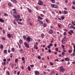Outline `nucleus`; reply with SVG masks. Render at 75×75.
<instances>
[{"instance_id":"ddd939ff","label":"nucleus","mask_w":75,"mask_h":75,"mask_svg":"<svg viewBox=\"0 0 75 75\" xmlns=\"http://www.w3.org/2000/svg\"><path fill=\"white\" fill-rule=\"evenodd\" d=\"M63 41H65L66 40H67V37L66 36H65L63 39Z\"/></svg>"},{"instance_id":"423d86ee","label":"nucleus","mask_w":75,"mask_h":75,"mask_svg":"<svg viewBox=\"0 0 75 75\" xmlns=\"http://www.w3.org/2000/svg\"><path fill=\"white\" fill-rule=\"evenodd\" d=\"M35 74L36 75H39V74H40V72L38 71H35Z\"/></svg>"},{"instance_id":"0eeeda50","label":"nucleus","mask_w":75,"mask_h":75,"mask_svg":"<svg viewBox=\"0 0 75 75\" xmlns=\"http://www.w3.org/2000/svg\"><path fill=\"white\" fill-rule=\"evenodd\" d=\"M43 3L41 1H39L38 2V4H39V5H40V6H41V5Z\"/></svg>"},{"instance_id":"4468645a","label":"nucleus","mask_w":75,"mask_h":75,"mask_svg":"<svg viewBox=\"0 0 75 75\" xmlns=\"http://www.w3.org/2000/svg\"><path fill=\"white\" fill-rule=\"evenodd\" d=\"M21 53H22L23 54H24V50L22 49H21Z\"/></svg>"},{"instance_id":"6e6d98bb","label":"nucleus","mask_w":75,"mask_h":75,"mask_svg":"<svg viewBox=\"0 0 75 75\" xmlns=\"http://www.w3.org/2000/svg\"><path fill=\"white\" fill-rule=\"evenodd\" d=\"M49 45L50 47H52V43H50L49 44Z\"/></svg>"},{"instance_id":"f03ea898","label":"nucleus","mask_w":75,"mask_h":75,"mask_svg":"<svg viewBox=\"0 0 75 75\" xmlns=\"http://www.w3.org/2000/svg\"><path fill=\"white\" fill-rule=\"evenodd\" d=\"M51 7L52 8H58V5L53 4H51Z\"/></svg>"},{"instance_id":"9d476101","label":"nucleus","mask_w":75,"mask_h":75,"mask_svg":"<svg viewBox=\"0 0 75 75\" xmlns=\"http://www.w3.org/2000/svg\"><path fill=\"white\" fill-rule=\"evenodd\" d=\"M49 33L51 34L53 33V30L52 29H50L49 31Z\"/></svg>"},{"instance_id":"412c9836","label":"nucleus","mask_w":75,"mask_h":75,"mask_svg":"<svg viewBox=\"0 0 75 75\" xmlns=\"http://www.w3.org/2000/svg\"><path fill=\"white\" fill-rule=\"evenodd\" d=\"M64 14H67L68 13V12H67V11L65 10H64Z\"/></svg>"},{"instance_id":"774afa93","label":"nucleus","mask_w":75,"mask_h":75,"mask_svg":"<svg viewBox=\"0 0 75 75\" xmlns=\"http://www.w3.org/2000/svg\"><path fill=\"white\" fill-rule=\"evenodd\" d=\"M73 3L74 4V5H75V1H73Z\"/></svg>"},{"instance_id":"4be33fe9","label":"nucleus","mask_w":75,"mask_h":75,"mask_svg":"<svg viewBox=\"0 0 75 75\" xmlns=\"http://www.w3.org/2000/svg\"><path fill=\"white\" fill-rule=\"evenodd\" d=\"M24 45H25V47H27V42H25L24 43Z\"/></svg>"},{"instance_id":"0e129e2a","label":"nucleus","mask_w":75,"mask_h":75,"mask_svg":"<svg viewBox=\"0 0 75 75\" xmlns=\"http://www.w3.org/2000/svg\"><path fill=\"white\" fill-rule=\"evenodd\" d=\"M43 13H46V11H45V10H44L43 11Z\"/></svg>"},{"instance_id":"20e7f679","label":"nucleus","mask_w":75,"mask_h":75,"mask_svg":"<svg viewBox=\"0 0 75 75\" xmlns=\"http://www.w3.org/2000/svg\"><path fill=\"white\" fill-rule=\"evenodd\" d=\"M32 40H33V39L30 36L28 37L26 39V41L28 42H30L32 41Z\"/></svg>"},{"instance_id":"bb28decb","label":"nucleus","mask_w":75,"mask_h":75,"mask_svg":"<svg viewBox=\"0 0 75 75\" xmlns=\"http://www.w3.org/2000/svg\"><path fill=\"white\" fill-rule=\"evenodd\" d=\"M23 39L24 40H26L27 39V38L26 37V36L25 35H24L23 37Z\"/></svg>"},{"instance_id":"f8f14e48","label":"nucleus","mask_w":75,"mask_h":75,"mask_svg":"<svg viewBox=\"0 0 75 75\" xmlns=\"http://www.w3.org/2000/svg\"><path fill=\"white\" fill-rule=\"evenodd\" d=\"M34 49H35L36 50H38V46L36 45H35L34 46Z\"/></svg>"},{"instance_id":"4d7b16f0","label":"nucleus","mask_w":75,"mask_h":75,"mask_svg":"<svg viewBox=\"0 0 75 75\" xmlns=\"http://www.w3.org/2000/svg\"><path fill=\"white\" fill-rule=\"evenodd\" d=\"M35 8L36 9V10H38V8L37 7L35 6Z\"/></svg>"},{"instance_id":"5fc2aeb1","label":"nucleus","mask_w":75,"mask_h":75,"mask_svg":"<svg viewBox=\"0 0 75 75\" xmlns=\"http://www.w3.org/2000/svg\"><path fill=\"white\" fill-rule=\"evenodd\" d=\"M70 32H71V33H74V32L73 31V30H70Z\"/></svg>"},{"instance_id":"2f4dec72","label":"nucleus","mask_w":75,"mask_h":75,"mask_svg":"<svg viewBox=\"0 0 75 75\" xmlns=\"http://www.w3.org/2000/svg\"><path fill=\"white\" fill-rule=\"evenodd\" d=\"M46 26H47V24L45 23H44L43 24V26L44 27H46Z\"/></svg>"},{"instance_id":"de8ad7c7","label":"nucleus","mask_w":75,"mask_h":75,"mask_svg":"<svg viewBox=\"0 0 75 75\" xmlns=\"http://www.w3.org/2000/svg\"><path fill=\"white\" fill-rule=\"evenodd\" d=\"M22 61H24V60H25V58L24 57H22Z\"/></svg>"},{"instance_id":"680f3d73","label":"nucleus","mask_w":75,"mask_h":75,"mask_svg":"<svg viewBox=\"0 0 75 75\" xmlns=\"http://www.w3.org/2000/svg\"><path fill=\"white\" fill-rule=\"evenodd\" d=\"M72 8L73 9V10H75V7L74 6H72Z\"/></svg>"},{"instance_id":"b1692460","label":"nucleus","mask_w":75,"mask_h":75,"mask_svg":"<svg viewBox=\"0 0 75 75\" xmlns=\"http://www.w3.org/2000/svg\"><path fill=\"white\" fill-rule=\"evenodd\" d=\"M42 38H44V37H45V35H44V34L42 33Z\"/></svg>"},{"instance_id":"e433bc0d","label":"nucleus","mask_w":75,"mask_h":75,"mask_svg":"<svg viewBox=\"0 0 75 75\" xmlns=\"http://www.w3.org/2000/svg\"><path fill=\"white\" fill-rule=\"evenodd\" d=\"M18 45L19 46V48H21V46L20 45V44H19V43L18 42H17Z\"/></svg>"},{"instance_id":"58836bf2","label":"nucleus","mask_w":75,"mask_h":75,"mask_svg":"<svg viewBox=\"0 0 75 75\" xmlns=\"http://www.w3.org/2000/svg\"><path fill=\"white\" fill-rule=\"evenodd\" d=\"M8 6H9V7H11V4H10V3H8Z\"/></svg>"},{"instance_id":"052dcab7","label":"nucleus","mask_w":75,"mask_h":75,"mask_svg":"<svg viewBox=\"0 0 75 75\" xmlns=\"http://www.w3.org/2000/svg\"><path fill=\"white\" fill-rule=\"evenodd\" d=\"M16 73H17V71H14V74H16Z\"/></svg>"},{"instance_id":"69168bd1","label":"nucleus","mask_w":75,"mask_h":75,"mask_svg":"<svg viewBox=\"0 0 75 75\" xmlns=\"http://www.w3.org/2000/svg\"><path fill=\"white\" fill-rule=\"evenodd\" d=\"M38 58H39V59H41V57L38 56Z\"/></svg>"},{"instance_id":"8fccbe9b","label":"nucleus","mask_w":75,"mask_h":75,"mask_svg":"<svg viewBox=\"0 0 75 75\" xmlns=\"http://www.w3.org/2000/svg\"><path fill=\"white\" fill-rule=\"evenodd\" d=\"M10 57L11 58H12V57H13V54H10Z\"/></svg>"},{"instance_id":"f704fd0d","label":"nucleus","mask_w":75,"mask_h":75,"mask_svg":"<svg viewBox=\"0 0 75 75\" xmlns=\"http://www.w3.org/2000/svg\"><path fill=\"white\" fill-rule=\"evenodd\" d=\"M17 17L18 18H18H20V16L18 14L17 15Z\"/></svg>"},{"instance_id":"13d9d810","label":"nucleus","mask_w":75,"mask_h":75,"mask_svg":"<svg viewBox=\"0 0 75 75\" xmlns=\"http://www.w3.org/2000/svg\"><path fill=\"white\" fill-rule=\"evenodd\" d=\"M46 22H47V23H48V22H49L48 19L46 20Z\"/></svg>"},{"instance_id":"5701e85b","label":"nucleus","mask_w":75,"mask_h":75,"mask_svg":"<svg viewBox=\"0 0 75 75\" xmlns=\"http://www.w3.org/2000/svg\"><path fill=\"white\" fill-rule=\"evenodd\" d=\"M55 0H51V2L52 3H55Z\"/></svg>"},{"instance_id":"7ed1b4c3","label":"nucleus","mask_w":75,"mask_h":75,"mask_svg":"<svg viewBox=\"0 0 75 75\" xmlns=\"http://www.w3.org/2000/svg\"><path fill=\"white\" fill-rule=\"evenodd\" d=\"M65 70L63 66H61L60 67V69H59V71L60 72H63L65 71Z\"/></svg>"},{"instance_id":"dca6fc26","label":"nucleus","mask_w":75,"mask_h":75,"mask_svg":"<svg viewBox=\"0 0 75 75\" xmlns=\"http://www.w3.org/2000/svg\"><path fill=\"white\" fill-rule=\"evenodd\" d=\"M0 22H1V23H4V21L2 19L0 18Z\"/></svg>"},{"instance_id":"473e14b6","label":"nucleus","mask_w":75,"mask_h":75,"mask_svg":"<svg viewBox=\"0 0 75 75\" xmlns=\"http://www.w3.org/2000/svg\"><path fill=\"white\" fill-rule=\"evenodd\" d=\"M16 20H14L13 21V23L14 24H15V25H16V24H17V23L16 22Z\"/></svg>"},{"instance_id":"c756f323","label":"nucleus","mask_w":75,"mask_h":75,"mask_svg":"<svg viewBox=\"0 0 75 75\" xmlns=\"http://www.w3.org/2000/svg\"><path fill=\"white\" fill-rule=\"evenodd\" d=\"M2 65H6V62H3L2 63Z\"/></svg>"},{"instance_id":"864d4df0","label":"nucleus","mask_w":75,"mask_h":75,"mask_svg":"<svg viewBox=\"0 0 75 75\" xmlns=\"http://www.w3.org/2000/svg\"><path fill=\"white\" fill-rule=\"evenodd\" d=\"M20 71H18V72H17V74L18 75H20Z\"/></svg>"},{"instance_id":"49530a36","label":"nucleus","mask_w":75,"mask_h":75,"mask_svg":"<svg viewBox=\"0 0 75 75\" xmlns=\"http://www.w3.org/2000/svg\"><path fill=\"white\" fill-rule=\"evenodd\" d=\"M50 64L51 65H54L53 63H52L51 62H50Z\"/></svg>"},{"instance_id":"6ab92c4d","label":"nucleus","mask_w":75,"mask_h":75,"mask_svg":"<svg viewBox=\"0 0 75 75\" xmlns=\"http://www.w3.org/2000/svg\"><path fill=\"white\" fill-rule=\"evenodd\" d=\"M70 55L71 56V57H74V56H75V52H73V54H71Z\"/></svg>"},{"instance_id":"39448f33","label":"nucleus","mask_w":75,"mask_h":75,"mask_svg":"<svg viewBox=\"0 0 75 75\" xmlns=\"http://www.w3.org/2000/svg\"><path fill=\"white\" fill-rule=\"evenodd\" d=\"M68 27L69 28H73V29H74L75 30V27L74 26L72 25L71 24H69L68 26Z\"/></svg>"},{"instance_id":"6e6552de","label":"nucleus","mask_w":75,"mask_h":75,"mask_svg":"<svg viewBox=\"0 0 75 75\" xmlns=\"http://www.w3.org/2000/svg\"><path fill=\"white\" fill-rule=\"evenodd\" d=\"M38 22H39V23L40 24H41V25H42V24H43V23H43L42 21H40L39 19H38Z\"/></svg>"},{"instance_id":"1a4fd4ad","label":"nucleus","mask_w":75,"mask_h":75,"mask_svg":"<svg viewBox=\"0 0 75 75\" xmlns=\"http://www.w3.org/2000/svg\"><path fill=\"white\" fill-rule=\"evenodd\" d=\"M11 1L13 3H17V1L16 0H11Z\"/></svg>"},{"instance_id":"a18cd8bd","label":"nucleus","mask_w":75,"mask_h":75,"mask_svg":"<svg viewBox=\"0 0 75 75\" xmlns=\"http://www.w3.org/2000/svg\"><path fill=\"white\" fill-rule=\"evenodd\" d=\"M68 52H69V53H71V52H72V50H69L68 51Z\"/></svg>"},{"instance_id":"2eb2a0df","label":"nucleus","mask_w":75,"mask_h":75,"mask_svg":"<svg viewBox=\"0 0 75 75\" xmlns=\"http://www.w3.org/2000/svg\"><path fill=\"white\" fill-rule=\"evenodd\" d=\"M4 47H3V45L2 44H1L0 45V48L1 49H3Z\"/></svg>"},{"instance_id":"603ef678","label":"nucleus","mask_w":75,"mask_h":75,"mask_svg":"<svg viewBox=\"0 0 75 75\" xmlns=\"http://www.w3.org/2000/svg\"><path fill=\"white\" fill-rule=\"evenodd\" d=\"M12 11H14L16 12V9L15 8H14L12 9Z\"/></svg>"},{"instance_id":"f3484780","label":"nucleus","mask_w":75,"mask_h":75,"mask_svg":"<svg viewBox=\"0 0 75 75\" xmlns=\"http://www.w3.org/2000/svg\"><path fill=\"white\" fill-rule=\"evenodd\" d=\"M27 10H28L29 13H31L32 12V11L31 9H30L29 8H27Z\"/></svg>"},{"instance_id":"37998d69","label":"nucleus","mask_w":75,"mask_h":75,"mask_svg":"<svg viewBox=\"0 0 75 75\" xmlns=\"http://www.w3.org/2000/svg\"><path fill=\"white\" fill-rule=\"evenodd\" d=\"M40 15H41V16L42 17H44V15H43V14H40Z\"/></svg>"},{"instance_id":"ea45409f","label":"nucleus","mask_w":75,"mask_h":75,"mask_svg":"<svg viewBox=\"0 0 75 75\" xmlns=\"http://www.w3.org/2000/svg\"><path fill=\"white\" fill-rule=\"evenodd\" d=\"M61 18L62 20H64L65 18V17H64V16H62L61 17Z\"/></svg>"},{"instance_id":"a211bd4d","label":"nucleus","mask_w":75,"mask_h":75,"mask_svg":"<svg viewBox=\"0 0 75 75\" xmlns=\"http://www.w3.org/2000/svg\"><path fill=\"white\" fill-rule=\"evenodd\" d=\"M7 36L9 38H10L11 37V35H10V34H7Z\"/></svg>"},{"instance_id":"338daca9","label":"nucleus","mask_w":75,"mask_h":75,"mask_svg":"<svg viewBox=\"0 0 75 75\" xmlns=\"http://www.w3.org/2000/svg\"><path fill=\"white\" fill-rule=\"evenodd\" d=\"M68 33H69V34H70V35H72V34H71V32H69Z\"/></svg>"},{"instance_id":"c03bdc74","label":"nucleus","mask_w":75,"mask_h":75,"mask_svg":"<svg viewBox=\"0 0 75 75\" xmlns=\"http://www.w3.org/2000/svg\"><path fill=\"white\" fill-rule=\"evenodd\" d=\"M48 51L49 53H51V50L50 49H49Z\"/></svg>"},{"instance_id":"f257e3e1","label":"nucleus","mask_w":75,"mask_h":75,"mask_svg":"<svg viewBox=\"0 0 75 75\" xmlns=\"http://www.w3.org/2000/svg\"><path fill=\"white\" fill-rule=\"evenodd\" d=\"M17 12H13V16L14 18L16 19L17 21H18L19 20V19L17 17Z\"/></svg>"},{"instance_id":"3c124183","label":"nucleus","mask_w":75,"mask_h":75,"mask_svg":"<svg viewBox=\"0 0 75 75\" xmlns=\"http://www.w3.org/2000/svg\"><path fill=\"white\" fill-rule=\"evenodd\" d=\"M3 33H4V34H5V33H6V31H5V30H3Z\"/></svg>"},{"instance_id":"cd10ccee","label":"nucleus","mask_w":75,"mask_h":75,"mask_svg":"<svg viewBox=\"0 0 75 75\" xmlns=\"http://www.w3.org/2000/svg\"><path fill=\"white\" fill-rule=\"evenodd\" d=\"M38 18H39V19H40V20H42L43 19V18L40 16H38Z\"/></svg>"},{"instance_id":"bf43d9fd","label":"nucleus","mask_w":75,"mask_h":75,"mask_svg":"<svg viewBox=\"0 0 75 75\" xmlns=\"http://www.w3.org/2000/svg\"><path fill=\"white\" fill-rule=\"evenodd\" d=\"M7 61H10V59L9 58L7 59Z\"/></svg>"},{"instance_id":"c85d7f7f","label":"nucleus","mask_w":75,"mask_h":75,"mask_svg":"<svg viewBox=\"0 0 75 75\" xmlns=\"http://www.w3.org/2000/svg\"><path fill=\"white\" fill-rule=\"evenodd\" d=\"M7 50H5L4 51V53H5V54H6V53H7Z\"/></svg>"},{"instance_id":"7c9ffc66","label":"nucleus","mask_w":75,"mask_h":75,"mask_svg":"<svg viewBox=\"0 0 75 75\" xmlns=\"http://www.w3.org/2000/svg\"><path fill=\"white\" fill-rule=\"evenodd\" d=\"M4 16H8V14H7V13H5L4 14Z\"/></svg>"},{"instance_id":"c9c22d12","label":"nucleus","mask_w":75,"mask_h":75,"mask_svg":"<svg viewBox=\"0 0 75 75\" xmlns=\"http://www.w3.org/2000/svg\"><path fill=\"white\" fill-rule=\"evenodd\" d=\"M19 42L20 43H22V42H23V40H22L21 39L19 40Z\"/></svg>"},{"instance_id":"4c0bfd02","label":"nucleus","mask_w":75,"mask_h":75,"mask_svg":"<svg viewBox=\"0 0 75 75\" xmlns=\"http://www.w3.org/2000/svg\"><path fill=\"white\" fill-rule=\"evenodd\" d=\"M17 61H18V59H16L15 60L16 63H17Z\"/></svg>"},{"instance_id":"79ce46f5","label":"nucleus","mask_w":75,"mask_h":75,"mask_svg":"<svg viewBox=\"0 0 75 75\" xmlns=\"http://www.w3.org/2000/svg\"><path fill=\"white\" fill-rule=\"evenodd\" d=\"M62 54L63 56H64V55H65V53H64V52H62Z\"/></svg>"},{"instance_id":"e2e57ef3","label":"nucleus","mask_w":75,"mask_h":75,"mask_svg":"<svg viewBox=\"0 0 75 75\" xmlns=\"http://www.w3.org/2000/svg\"><path fill=\"white\" fill-rule=\"evenodd\" d=\"M13 67H14V64H13L11 66L12 68H13Z\"/></svg>"},{"instance_id":"393cba45","label":"nucleus","mask_w":75,"mask_h":75,"mask_svg":"<svg viewBox=\"0 0 75 75\" xmlns=\"http://www.w3.org/2000/svg\"><path fill=\"white\" fill-rule=\"evenodd\" d=\"M11 51L12 52H14V51H15V49L14 48H11Z\"/></svg>"},{"instance_id":"9b49d317","label":"nucleus","mask_w":75,"mask_h":75,"mask_svg":"<svg viewBox=\"0 0 75 75\" xmlns=\"http://www.w3.org/2000/svg\"><path fill=\"white\" fill-rule=\"evenodd\" d=\"M64 59L66 61H69V59L68 58H65Z\"/></svg>"},{"instance_id":"aec40b11","label":"nucleus","mask_w":75,"mask_h":75,"mask_svg":"<svg viewBox=\"0 0 75 75\" xmlns=\"http://www.w3.org/2000/svg\"><path fill=\"white\" fill-rule=\"evenodd\" d=\"M28 69L29 71H31V67L30 66H28Z\"/></svg>"},{"instance_id":"a19ab883","label":"nucleus","mask_w":75,"mask_h":75,"mask_svg":"<svg viewBox=\"0 0 75 75\" xmlns=\"http://www.w3.org/2000/svg\"><path fill=\"white\" fill-rule=\"evenodd\" d=\"M2 39L3 40H6V38L4 37H3L2 38Z\"/></svg>"},{"instance_id":"09e8293b","label":"nucleus","mask_w":75,"mask_h":75,"mask_svg":"<svg viewBox=\"0 0 75 75\" xmlns=\"http://www.w3.org/2000/svg\"><path fill=\"white\" fill-rule=\"evenodd\" d=\"M3 61H4V62H6V59H3Z\"/></svg>"},{"instance_id":"a878e982","label":"nucleus","mask_w":75,"mask_h":75,"mask_svg":"<svg viewBox=\"0 0 75 75\" xmlns=\"http://www.w3.org/2000/svg\"><path fill=\"white\" fill-rule=\"evenodd\" d=\"M62 49L63 50H64L65 49V46H64V45H62Z\"/></svg>"},{"instance_id":"72a5a7b5","label":"nucleus","mask_w":75,"mask_h":75,"mask_svg":"<svg viewBox=\"0 0 75 75\" xmlns=\"http://www.w3.org/2000/svg\"><path fill=\"white\" fill-rule=\"evenodd\" d=\"M18 23L19 24H20V25H23V23H21L20 22H18Z\"/></svg>"}]
</instances>
